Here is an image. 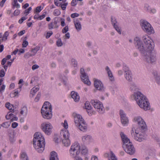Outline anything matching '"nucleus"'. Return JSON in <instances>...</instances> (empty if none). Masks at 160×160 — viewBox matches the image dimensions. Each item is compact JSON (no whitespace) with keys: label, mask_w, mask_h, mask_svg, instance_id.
I'll use <instances>...</instances> for the list:
<instances>
[{"label":"nucleus","mask_w":160,"mask_h":160,"mask_svg":"<svg viewBox=\"0 0 160 160\" xmlns=\"http://www.w3.org/2000/svg\"><path fill=\"white\" fill-rule=\"evenodd\" d=\"M36 141L40 142H45L44 137L42 136L41 133L40 132H36L34 135L33 142H34L35 143Z\"/></svg>","instance_id":"2eb2a0df"},{"label":"nucleus","mask_w":160,"mask_h":160,"mask_svg":"<svg viewBox=\"0 0 160 160\" xmlns=\"http://www.w3.org/2000/svg\"><path fill=\"white\" fill-rule=\"evenodd\" d=\"M68 3H65L63 4H62V3H60V6H61L62 9L63 10H65L66 9V6L67 5Z\"/></svg>","instance_id":"c03bdc74"},{"label":"nucleus","mask_w":160,"mask_h":160,"mask_svg":"<svg viewBox=\"0 0 160 160\" xmlns=\"http://www.w3.org/2000/svg\"><path fill=\"white\" fill-rule=\"evenodd\" d=\"M39 68V66L37 64H34L32 66V69L33 70H34L35 69L38 68Z\"/></svg>","instance_id":"052dcab7"},{"label":"nucleus","mask_w":160,"mask_h":160,"mask_svg":"<svg viewBox=\"0 0 160 160\" xmlns=\"http://www.w3.org/2000/svg\"><path fill=\"white\" fill-rule=\"evenodd\" d=\"M107 73L110 80L111 81L114 80V78L112 74L111 71L110 70H109L108 71H107Z\"/></svg>","instance_id":"473e14b6"},{"label":"nucleus","mask_w":160,"mask_h":160,"mask_svg":"<svg viewBox=\"0 0 160 160\" xmlns=\"http://www.w3.org/2000/svg\"><path fill=\"white\" fill-rule=\"evenodd\" d=\"M52 106L48 102L44 103L41 109V112L43 118L47 119H50L52 117Z\"/></svg>","instance_id":"39448f33"},{"label":"nucleus","mask_w":160,"mask_h":160,"mask_svg":"<svg viewBox=\"0 0 160 160\" xmlns=\"http://www.w3.org/2000/svg\"><path fill=\"white\" fill-rule=\"evenodd\" d=\"M42 129L46 134L49 135L52 132V127L50 123L43 124Z\"/></svg>","instance_id":"f8f14e48"},{"label":"nucleus","mask_w":160,"mask_h":160,"mask_svg":"<svg viewBox=\"0 0 160 160\" xmlns=\"http://www.w3.org/2000/svg\"><path fill=\"white\" fill-rule=\"evenodd\" d=\"M25 33V31L24 30H22L20 31L18 33V35L21 36L23 35Z\"/></svg>","instance_id":"338daca9"},{"label":"nucleus","mask_w":160,"mask_h":160,"mask_svg":"<svg viewBox=\"0 0 160 160\" xmlns=\"http://www.w3.org/2000/svg\"><path fill=\"white\" fill-rule=\"evenodd\" d=\"M80 73L81 74V79L82 81L86 84L88 85L91 84V82L89 80L88 76L84 72V70L83 68L80 69Z\"/></svg>","instance_id":"ddd939ff"},{"label":"nucleus","mask_w":160,"mask_h":160,"mask_svg":"<svg viewBox=\"0 0 160 160\" xmlns=\"http://www.w3.org/2000/svg\"><path fill=\"white\" fill-rule=\"evenodd\" d=\"M39 49L40 47L38 46H37L34 48L32 49V50L31 52L33 53V54L34 55L37 53L38 51L39 50Z\"/></svg>","instance_id":"e433bc0d"},{"label":"nucleus","mask_w":160,"mask_h":160,"mask_svg":"<svg viewBox=\"0 0 160 160\" xmlns=\"http://www.w3.org/2000/svg\"><path fill=\"white\" fill-rule=\"evenodd\" d=\"M63 126V127L65 129H67L68 128V124L67 121L66 120H65L64 121V123H62Z\"/></svg>","instance_id":"09e8293b"},{"label":"nucleus","mask_w":160,"mask_h":160,"mask_svg":"<svg viewBox=\"0 0 160 160\" xmlns=\"http://www.w3.org/2000/svg\"><path fill=\"white\" fill-rule=\"evenodd\" d=\"M91 103L94 108L98 110L99 113L102 114L104 111L103 104L99 100H91Z\"/></svg>","instance_id":"1a4fd4ad"},{"label":"nucleus","mask_w":160,"mask_h":160,"mask_svg":"<svg viewBox=\"0 0 160 160\" xmlns=\"http://www.w3.org/2000/svg\"><path fill=\"white\" fill-rule=\"evenodd\" d=\"M94 86L97 90L100 91H103L104 90L103 84L100 81L98 80H95Z\"/></svg>","instance_id":"f3484780"},{"label":"nucleus","mask_w":160,"mask_h":160,"mask_svg":"<svg viewBox=\"0 0 160 160\" xmlns=\"http://www.w3.org/2000/svg\"><path fill=\"white\" fill-rule=\"evenodd\" d=\"M75 27L78 31H80L81 29V25L80 22L78 20H74V21Z\"/></svg>","instance_id":"393cba45"},{"label":"nucleus","mask_w":160,"mask_h":160,"mask_svg":"<svg viewBox=\"0 0 160 160\" xmlns=\"http://www.w3.org/2000/svg\"><path fill=\"white\" fill-rule=\"evenodd\" d=\"M60 13L61 12L60 11L57 9L55 10L53 12V14L56 16H59Z\"/></svg>","instance_id":"a19ab883"},{"label":"nucleus","mask_w":160,"mask_h":160,"mask_svg":"<svg viewBox=\"0 0 160 160\" xmlns=\"http://www.w3.org/2000/svg\"><path fill=\"white\" fill-rule=\"evenodd\" d=\"M111 19L112 24L114 27L118 25L117 24L118 23L117 22L115 18L111 17Z\"/></svg>","instance_id":"72a5a7b5"},{"label":"nucleus","mask_w":160,"mask_h":160,"mask_svg":"<svg viewBox=\"0 0 160 160\" xmlns=\"http://www.w3.org/2000/svg\"><path fill=\"white\" fill-rule=\"evenodd\" d=\"M41 96V93L40 92H39L38 94L37 95L36 98L35 99V101L36 102H37L39 100L40 97Z\"/></svg>","instance_id":"49530a36"},{"label":"nucleus","mask_w":160,"mask_h":160,"mask_svg":"<svg viewBox=\"0 0 160 160\" xmlns=\"http://www.w3.org/2000/svg\"><path fill=\"white\" fill-rule=\"evenodd\" d=\"M18 125V123L16 122H14L12 123V127L14 128H15L17 127Z\"/></svg>","instance_id":"680f3d73"},{"label":"nucleus","mask_w":160,"mask_h":160,"mask_svg":"<svg viewBox=\"0 0 160 160\" xmlns=\"http://www.w3.org/2000/svg\"><path fill=\"white\" fill-rule=\"evenodd\" d=\"M119 113L121 117V121L123 125H125L128 124V120L126 116L125 112L122 110H120Z\"/></svg>","instance_id":"4468645a"},{"label":"nucleus","mask_w":160,"mask_h":160,"mask_svg":"<svg viewBox=\"0 0 160 160\" xmlns=\"http://www.w3.org/2000/svg\"><path fill=\"white\" fill-rule=\"evenodd\" d=\"M20 160H28V158L26 153L25 152L21 153Z\"/></svg>","instance_id":"cd10ccee"},{"label":"nucleus","mask_w":160,"mask_h":160,"mask_svg":"<svg viewBox=\"0 0 160 160\" xmlns=\"http://www.w3.org/2000/svg\"><path fill=\"white\" fill-rule=\"evenodd\" d=\"M81 146L79 143L75 142L72 145L69 150L70 155L73 158L80 157Z\"/></svg>","instance_id":"423d86ee"},{"label":"nucleus","mask_w":160,"mask_h":160,"mask_svg":"<svg viewBox=\"0 0 160 160\" xmlns=\"http://www.w3.org/2000/svg\"><path fill=\"white\" fill-rule=\"evenodd\" d=\"M33 55V54H31L29 52H28L24 55V57L27 59Z\"/></svg>","instance_id":"a18cd8bd"},{"label":"nucleus","mask_w":160,"mask_h":160,"mask_svg":"<svg viewBox=\"0 0 160 160\" xmlns=\"http://www.w3.org/2000/svg\"><path fill=\"white\" fill-rule=\"evenodd\" d=\"M71 62L72 64L73 65L74 67H77V61L73 58L71 59Z\"/></svg>","instance_id":"37998d69"},{"label":"nucleus","mask_w":160,"mask_h":160,"mask_svg":"<svg viewBox=\"0 0 160 160\" xmlns=\"http://www.w3.org/2000/svg\"><path fill=\"white\" fill-rule=\"evenodd\" d=\"M114 28H115V29H116V30L117 31L119 34H121V30L119 28V27L118 26H116L115 27H114Z\"/></svg>","instance_id":"603ef678"},{"label":"nucleus","mask_w":160,"mask_h":160,"mask_svg":"<svg viewBox=\"0 0 160 160\" xmlns=\"http://www.w3.org/2000/svg\"><path fill=\"white\" fill-rule=\"evenodd\" d=\"M78 128L79 129L83 132H85L87 129V125L86 122H82L81 123L78 125Z\"/></svg>","instance_id":"aec40b11"},{"label":"nucleus","mask_w":160,"mask_h":160,"mask_svg":"<svg viewBox=\"0 0 160 160\" xmlns=\"http://www.w3.org/2000/svg\"><path fill=\"white\" fill-rule=\"evenodd\" d=\"M58 21L55 19L54 21L48 24V28L49 29H51L53 28H57L58 27V26L57 25Z\"/></svg>","instance_id":"4be33fe9"},{"label":"nucleus","mask_w":160,"mask_h":160,"mask_svg":"<svg viewBox=\"0 0 160 160\" xmlns=\"http://www.w3.org/2000/svg\"><path fill=\"white\" fill-rule=\"evenodd\" d=\"M142 39L145 44L144 46L139 37H137L135 38L134 39V44L137 49H138L137 47L138 45L136 43H139L140 42L141 43L139 44L140 46L143 47L145 50L152 51L154 48V42L151 38L148 35H146L143 36Z\"/></svg>","instance_id":"f03ea898"},{"label":"nucleus","mask_w":160,"mask_h":160,"mask_svg":"<svg viewBox=\"0 0 160 160\" xmlns=\"http://www.w3.org/2000/svg\"><path fill=\"white\" fill-rule=\"evenodd\" d=\"M13 7H16L17 8H18L20 7V5L17 3V2H13L12 3Z\"/></svg>","instance_id":"3c124183"},{"label":"nucleus","mask_w":160,"mask_h":160,"mask_svg":"<svg viewBox=\"0 0 160 160\" xmlns=\"http://www.w3.org/2000/svg\"><path fill=\"white\" fill-rule=\"evenodd\" d=\"M141 132H142V134L139 133L138 135H135L134 139L137 141L139 142H141L143 140H144L146 138V136L144 133H143L144 132H142V130L141 129Z\"/></svg>","instance_id":"6ab92c4d"},{"label":"nucleus","mask_w":160,"mask_h":160,"mask_svg":"<svg viewBox=\"0 0 160 160\" xmlns=\"http://www.w3.org/2000/svg\"><path fill=\"white\" fill-rule=\"evenodd\" d=\"M45 142H33V144L35 149L39 153H42L44 150Z\"/></svg>","instance_id":"9b49d317"},{"label":"nucleus","mask_w":160,"mask_h":160,"mask_svg":"<svg viewBox=\"0 0 160 160\" xmlns=\"http://www.w3.org/2000/svg\"><path fill=\"white\" fill-rule=\"evenodd\" d=\"M125 77L126 79L128 81H132V78L131 72L125 74Z\"/></svg>","instance_id":"bb28decb"},{"label":"nucleus","mask_w":160,"mask_h":160,"mask_svg":"<svg viewBox=\"0 0 160 160\" xmlns=\"http://www.w3.org/2000/svg\"><path fill=\"white\" fill-rule=\"evenodd\" d=\"M133 97L141 108L145 111L150 109V105L148 100L146 96L140 92H134L133 95Z\"/></svg>","instance_id":"f257e3e1"},{"label":"nucleus","mask_w":160,"mask_h":160,"mask_svg":"<svg viewBox=\"0 0 160 160\" xmlns=\"http://www.w3.org/2000/svg\"><path fill=\"white\" fill-rule=\"evenodd\" d=\"M57 45L58 47H61L62 45V42L61 38H59L57 41Z\"/></svg>","instance_id":"ea45409f"},{"label":"nucleus","mask_w":160,"mask_h":160,"mask_svg":"<svg viewBox=\"0 0 160 160\" xmlns=\"http://www.w3.org/2000/svg\"><path fill=\"white\" fill-rule=\"evenodd\" d=\"M91 160H98V159L97 157L94 156L92 157Z\"/></svg>","instance_id":"774afa93"},{"label":"nucleus","mask_w":160,"mask_h":160,"mask_svg":"<svg viewBox=\"0 0 160 160\" xmlns=\"http://www.w3.org/2000/svg\"><path fill=\"white\" fill-rule=\"evenodd\" d=\"M69 135V134L67 130H62L60 132V137L62 140V142L65 146H68L70 144Z\"/></svg>","instance_id":"0eeeda50"},{"label":"nucleus","mask_w":160,"mask_h":160,"mask_svg":"<svg viewBox=\"0 0 160 160\" xmlns=\"http://www.w3.org/2000/svg\"><path fill=\"white\" fill-rule=\"evenodd\" d=\"M5 72L3 69H2L0 71V78L3 77L5 75Z\"/></svg>","instance_id":"864d4df0"},{"label":"nucleus","mask_w":160,"mask_h":160,"mask_svg":"<svg viewBox=\"0 0 160 160\" xmlns=\"http://www.w3.org/2000/svg\"><path fill=\"white\" fill-rule=\"evenodd\" d=\"M123 70L125 74L131 72L128 67L126 66H124L123 68Z\"/></svg>","instance_id":"58836bf2"},{"label":"nucleus","mask_w":160,"mask_h":160,"mask_svg":"<svg viewBox=\"0 0 160 160\" xmlns=\"http://www.w3.org/2000/svg\"><path fill=\"white\" fill-rule=\"evenodd\" d=\"M120 135L123 143L122 147L125 151L130 155H133L135 152V149L132 142L123 132H121Z\"/></svg>","instance_id":"20e7f679"},{"label":"nucleus","mask_w":160,"mask_h":160,"mask_svg":"<svg viewBox=\"0 0 160 160\" xmlns=\"http://www.w3.org/2000/svg\"><path fill=\"white\" fill-rule=\"evenodd\" d=\"M85 107L86 109L88 110H90L92 108L90 104L88 102H86L85 103Z\"/></svg>","instance_id":"c9c22d12"},{"label":"nucleus","mask_w":160,"mask_h":160,"mask_svg":"<svg viewBox=\"0 0 160 160\" xmlns=\"http://www.w3.org/2000/svg\"><path fill=\"white\" fill-rule=\"evenodd\" d=\"M88 153V149L85 146H82L80 149V154L82 156H85Z\"/></svg>","instance_id":"b1692460"},{"label":"nucleus","mask_w":160,"mask_h":160,"mask_svg":"<svg viewBox=\"0 0 160 160\" xmlns=\"http://www.w3.org/2000/svg\"><path fill=\"white\" fill-rule=\"evenodd\" d=\"M92 139V137L89 135H85L82 138V141L84 144H88L91 141Z\"/></svg>","instance_id":"a211bd4d"},{"label":"nucleus","mask_w":160,"mask_h":160,"mask_svg":"<svg viewBox=\"0 0 160 160\" xmlns=\"http://www.w3.org/2000/svg\"><path fill=\"white\" fill-rule=\"evenodd\" d=\"M68 26H66L62 30V32L63 33H66L68 31Z\"/></svg>","instance_id":"de8ad7c7"},{"label":"nucleus","mask_w":160,"mask_h":160,"mask_svg":"<svg viewBox=\"0 0 160 160\" xmlns=\"http://www.w3.org/2000/svg\"><path fill=\"white\" fill-rule=\"evenodd\" d=\"M141 26L142 29L145 32L151 34L153 32V30L151 25L145 20H142L140 21Z\"/></svg>","instance_id":"6e6552de"},{"label":"nucleus","mask_w":160,"mask_h":160,"mask_svg":"<svg viewBox=\"0 0 160 160\" xmlns=\"http://www.w3.org/2000/svg\"><path fill=\"white\" fill-rule=\"evenodd\" d=\"M20 13V11L19 10H16L14 13V15L15 16H17Z\"/></svg>","instance_id":"4d7b16f0"},{"label":"nucleus","mask_w":160,"mask_h":160,"mask_svg":"<svg viewBox=\"0 0 160 160\" xmlns=\"http://www.w3.org/2000/svg\"><path fill=\"white\" fill-rule=\"evenodd\" d=\"M6 0H2L0 2V6L2 7Z\"/></svg>","instance_id":"69168bd1"},{"label":"nucleus","mask_w":160,"mask_h":160,"mask_svg":"<svg viewBox=\"0 0 160 160\" xmlns=\"http://www.w3.org/2000/svg\"><path fill=\"white\" fill-rule=\"evenodd\" d=\"M39 87L38 86H36L33 88L31 91V93L33 96H34L35 93L39 90Z\"/></svg>","instance_id":"c85d7f7f"},{"label":"nucleus","mask_w":160,"mask_h":160,"mask_svg":"<svg viewBox=\"0 0 160 160\" xmlns=\"http://www.w3.org/2000/svg\"><path fill=\"white\" fill-rule=\"evenodd\" d=\"M130 91L133 92H138L139 88L133 82L130 83Z\"/></svg>","instance_id":"412c9836"},{"label":"nucleus","mask_w":160,"mask_h":160,"mask_svg":"<svg viewBox=\"0 0 160 160\" xmlns=\"http://www.w3.org/2000/svg\"><path fill=\"white\" fill-rule=\"evenodd\" d=\"M42 8L41 6H39L37 7L36 8L35 11H34V13L35 12H39L42 10Z\"/></svg>","instance_id":"79ce46f5"},{"label":"nucleus","mask_w":160,"mask_h":160,"mask_svg":"<svg viewBox=\"0 0 160 160\" xmlns=\"http://www.w3.org/2000/svg\"><path fill=\"white\" fill-rule=\"evenodd\" d=\"M28 112L27 108L26 106H24L22 108L20 112V113L23 115L26 116L27 115Z\"/></svg>","instance_id":"c756f323"},{"label":"nucleus","mask_w":160,"mask_h":160,"mask_svg":"<svg viewBox=\"0 0 160 160\" xmlns=\"http://www.w3.org/2000/svg\"><path fill=\"white\" fill-rule=\"evenodd\" d=\"M73 116L76 126H78L79 124L81 123L82 122L84 121L82 117L79 114L74 113L73 114Z\"/></svg>","instance_id":"dca6fc26"},{"label":"nucleus","mask_w":160,"mask_h":160,"mask_svg":"<svg viewBox=\"0 0 160 160\" xmlns=\"http://www.w3.org/2000/svg\"><path fill=\"white\" fill-rule=\"evenodd\" d=\"M138 45V50L142 54L143 60L146 62L150 63H152L156 62V58L155 54L152 52V51H148L145 50L143 47H141L140 45L138 44H141L140 42L139 43H136Z\"/></svg>","instance_id":"7ed1b4c3"},{"label":"nucleus","mask_w":160,"mask_h":160,"mask_svg":"<svg viewBox=\"0 0 160 160\" xmlns=\"http://www.w3.org/2000/svg\"><path fill=\"white\" fill-rule=\"evenodd\" d=\"M134 119L139 125V127L142 131V132H144L147 130V126L146 123L140 116H136L134 118Z\"/></svg>","instance_id":"9d476101"},{"label":"nucleus","mask_w":160,"mask_h":160,"mask_svg":"<svg viewBox=\"0 0 160 160\" xmlns=\"http://www.w3.org/2000/svg\"><path fill=\"white\" fill-rule=\"evenodd\" d=\"M8 35L9 33L8 32L6 31L5 32L3 37L5 38V40H6L7 39V37L8 36Z\"/></svg>","instance_id":"e2e57ef3"},{"label":"nucleus","mask_w":160,"mask_h":160,"mask_svg":"<svg viewBox=\"0 0 160 160\" xmlns=\"http://www.w3.org/2000/svg\"><path fill=\"white\" fill-rule=\"evenodd\" d=\"M71 97L74 101L76 102L79 100V96L78 95L77 92L74 91H72L71 93Z\"/></svg>","instance_id":"5701e85b"},{"label":"nucleus","mask_w":160,"mask_h":160,"mask_svg":"<svg viewBox=\"0 0 160 160\" xmlns=\"http://www.w3.org/2000/svg\"><path fill=\"white\" fill-rule=\"evenodd\" d=\"M61 25L62 27H63L65 26V19L64 18H61Z\"/></svg>","instance_id":"bf43d9fd"},{"label":"nucleus","mask_w":160,"mask_h":160,"mask_svg":"<svg viewBox=\"0 0 160 160\" xmlns=\"http://www.w3.org/2000/svg\"><path fill=\"white\" fill-rule=\"evenodd\" d=\"M111 158L109 160H117V158L112 151H111Z\"/></svg>","instance_id":"4c0bfd02"},{"label":"nucleus","mask_w":160,"mask_h":160,"mask_svg":"<svg viewBox=\"0 0 160 160\" xmlns=\"http://www.w3.org/2000/svg\"><path fill=\"white\" fill-rule=\"evenodd\" d=\"M6 107L8 108L9 110H12V111H11L12 112H14V109H12V108H13V106L12 105L10 104L9 102H7L5 104Z\"/></svg>","instance_id":"7c9ffc66"},{"label":"nucleus","mask_w":160,"mask_h":160,"mask_svg":"<svg viewBox=\"0 0 160 160\" xmlns=\"http://www.w3.org/2000/svg\"><path fill=\"white\" fill-rule=\"evenodd\" d=\"M11 124V122H5L3 123L2 125L1 126L3 128H8L10 126Z\"/></svg>","instance_id":"2f4dec72"},{"label":"nucleus","mask_w":160,"mask_h":160,"mask_svg":"<svg viewBox=\"0 0 160 160\" xmlns=\"http://www.w3.org/2000/svg\"><path fill=\"white\" fill-rule=\"evenodd\" d=\"M7 59L6 58H3L2 61V62H1L2 64V65H4L5 64V63H6V62L7 61Z\"/></svg>","instance_id":"0e129e2a"},{"label":"nucleus","mask_w":160,"mask_h":160,"mask_svg":"<svg viewBox=\"0 0 160 160\" xmlns=\"http://www.w3.org/2000/svg\"><path fill=\"white\" fill-rule=\"evenodd\" d=\"M28 42L25 40L23 41V43L22 44V46L23 47H26L28 45Z\"/></svg>","instance_id":"8fccbe9b"},{"label":"nucleus","mask_w":160,"mask_h":160,"mask_svg":"<svg viewBox=\"0 0 160 160\" xmlns=\"http://www.w3.org/2000/svg\"><path fill=\"white\" fill-rule=\"evenodd\" d=\"M50 160H58L57 154L56 152L52 151L51 152Z\"/></svg>","instance_id":"a878e982"},{"label":"nucleus","mask_w":160,"mask_h":160,"mask_svg":"<svg viewBox=\"0 0 160 160\" xmlns=\"http://www.w3.org/2000/svg\"><path fill=\"white\" fill-rule=\"evenodd\" d=\"M154 77L157 83L158 84H160V76L156 73L154 75Z\"/></svg>","instance_id":"f704fd0d"},{"label":"nucleus","mask_w":160,"mask_h":160,"mask_svg":"<svg viewBox=\"0 0 160 160\" xmlns=\"http://www.w3.org/2000/svg\"><path fill=\"white\" fill-rule=\"evenodd\" d=\"M79 15L78 13H75L72 14L71 15V17L72 18H74L75 17H78L79 16Z\"/></svg>","instance_id":"5fc2aeb1"},{"label":"nucleus","mask_w":160,"mask_h":160,"mask_svg":"<svg viewBox=\"0 0 160 160\" xmlns=\"http://www.w3.org/2000/svg\"><path fill=\"white\" fill-rule=\"evenodd\" d=\"M78 0H72L71 2V5L72 6H74L77 4V2Z\"/></svg>","instance_id":"6e6d98bb"},{"label":"nucleus","mask_w":160,"mask_h":160,"mask_svg":"<svg viewBox=\"0 0 160 160\" xmlns=\"http://www.w3.org/2000/svg\"><path fill=\"white\" fill-rule=\"evenodd\" d=\"M52 34V32L51 31V32H47V35H46V38H49L51 36V35Z\"/></svg>","instance_id":"13d9d810"}]
</instances>
